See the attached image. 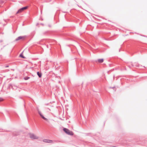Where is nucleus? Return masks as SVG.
<instances>
[{
	"label": "nucleus",
	"instance_id": "obj_3",
	"mask_svg": "<svg viewBox=\"0 0 147 147\" xmlns=\"http://www.w3.org/2000/svg\"><path fill=\"white\" fill-rule=\"evenodd\" d=\"M28 7V6H26L20 8V9H19V10L17 12V13H19L22 12V11H24V10L27 9Z\"/></svg>",
	"mask_w": 147,
	"mask_h": 147
},
{
	"label": "nucleus",
	"instance_id": "obj_16",
	"mask_svg": "<svg viewBox=\"0 0 147 147\" xmlns=\"http://www.w3.org/2000/svg\"><path fill=\"white\" fill-rule=\"evenodd\" d=\"M0 24H1V23L0 22Z\"/></svg>",
	"mask_w": 147,
	"mask_h": 147
},
{
	"label": "nucleus",
	"instance_id": "obj_5",
	"mask_svg": "<svg viewBox=\"0 0 147 147\" xmlns=\"http://www.w3.org/2000/svg\"><path fill=\"white\" fill-rule=\"evenodd\" d=\"M26 37L25 36H20L18 37L16 39V41H18V40H24Z\"/></svg>",
	"mask_w": 147,
	"mask_h": 147
},
{
	"label": "nucleus",
	"instance_id": "obj_4",
	"mask_svg": "<svg viewBox=\"0 0 147 147\" xmlns=\"http://www.w3.org/2000/svg\"><path fill=\"white\" fill-rule=\"evenodd\" d=\"M42 141L45 142H46L49 143H53V141L50 140H48L47 139H44L42 140Z\"/></svg>",
	"mask_w": 147,
	"mask_h": 147
},
{
	"label": "nucleus",
	"instance_id": "obj_6",
	"mask_svg": "<svg viewBox=\"0 0 147 147\" xmlns=\"http://www.w3.org/2000/svg\"><path fill=\"white\" fill-rule=\"evenodd\" d=\"M38 114L40 115V117H42L43 119H44L47 121H48V119L47 118H45L43 115L42 114L41 112L40 111H38Z\"/></svg>",
	"mask_w": 147,
	"mask_h": 147
},
{
	"label": "nucleus",
	"instance_id": "obj_7",
	"mask_svg": "<svg viewBox=\"0 0 147 147\" xmlns=\"http://www.w3.org/2000/svg\"><path fill=\"white\" fill-rule=\"evenodd\" d=\"M132 66L133 67H139V64L137 63H135L131 64Z\"/></svg>",
	"mask_w": 147,
	"mask_h": 147
},
{
	"label": "nucleus",
	"instance_id": "obj_2",
	"mask_svg": "<svg viewBox=\"0 0 147 147\" xmlns=\"http://www.w3.org/2000/svg\"><path fill=\"white\" fill-rule=\"evenodd\" d=\"M30 137L32 139H37L39 138L38 137L36 136L34 134L30 133L29 134Z\"/></svg>",
	"mask_w": 147,
	"mask_h": 147
},
{
	"label": "nucleus",
	"instance_id": "obj_1",
	"mask_svg": "<svg viewBox=\"0 0 147 147\" xmlns=\"http://www.w3.org/2000/svg\"><path fill=\"white\" fill-rule=\"evenodd\" d=\"M63 131L67 134L70 135H73V133L72 131H70L68 129L64 128L63 129Z\"/></svg>",
	"mask_w": 147,
	"mask_h": 147
},
{
	"label": "nucleus",
	"instance_id": "obj_15",
	"mask_svg": "<svg viewBox=\"0 0 147 147\" xmlns=\"http://www.w3.org/2000/svg\"><path fill=\"white\" fill-rule=\"evenodd\" d=\"M130 68H131V67L130 66H128Z\"/></svg>",
	"mask_w": 147,
	"mask_h": 147
},
{
	"label": "nucleus",
	"instance_id": "obj_8",
	"mask_svg": "<svg viewBox=\"0 0 147 147\" xmlns=\"http://www.w3.org/2000/svg\"><path fill=\"white\" fill-rule=\"evenodd\" d=\"M98 61L99 63H102L103 61V59H98Z\"/></svg>",
	"mask_w": 147,
	"mask_h": 147
},
{
	"label": "nucleus",
	"instance_id": "obj_14",
	"mask_svg": "<svg viewBox=\"0 0 147 147\" xmlns=\"http://www.w3.org/2000/svg\"><path fill=\"white\" fill-rule=\"evenodd\" d=\"M110 88H115V87H110Z\"/></svg>",
	"mask_w": 147,
	"mask_h": 147
},
{
	"label": "nucleus",
	"instance_id": "obj_13",
	"mask_svg": "<svg viewBox=\"0 0 147 147\" xmlns=\"http://www.w3.org/2000/svg\"><path fill=\"white\" fill-rule=\"evenodd\" d=\"M9 67V66L8 65H6L5 66V67H6V68H7V67Z\"/></svg>",
	"mask_w": 147,
	"mask_h": 147
},
{
	"label": "nucleus",
	"instance_id": "obj_12",
	"mask_svg": "<svg viewBox=\"0 0 147 147\" xmlns=\"http://www.w3.org/2000/svg\"><path fill=\"white\" fill-rule=\"evenodd\" d=\"M3 98L1 97H0V102H1L3 101Z\"/></svg>",
	"mask_w": 147,
	"mask_h": 147
},
{
	"label": "nucleus",
	"instance_id": "obj_11",
	"mask_svg": "<svg viewBox=\"0 0 147 147\" xmlns=\"http://www.w3.org/2000/svg\"><path fill=\"white\" fill-rule=\"evenodd\" d=\"M20 56L21 57H22V58H24V57L23 56V55L22 54H20Z\"/></svg>",
	"mask_w": 147,
	"mask_h": 147
},
{
	"label": "nucleus",
	"instance_id": "obj_9",
	"mask_svg": "<svg viewBox=\"0 0 147 147\" xmlns=\"http://www.w3.org/2000/svg\"><path fill=\"white\" fill-rule=\"evenodd\" d=\"M37 74L39 78L41 77L42 76V74L41 73H40L39 72H37Z\"/></svg>",
	"mask_w": 147,
	"mask_h": 147
},
{
	"label": "nucleus",
	"instance_id": "obj_10",
	"mask_svg": "<svg viewBox=\"0 0 147 147\" xmlns=\"http://www.w3.org/2000/svg\"><path fill=\"white\" fill-rule=\"evenodd\" d=\"M30 78V77H27L24 78V79L25 80H27L29 79Z\"/></svg>",
	"mask_w": 147,
	"mask_h": 147
}]
</instances>
